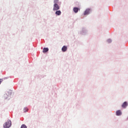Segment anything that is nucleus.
<instances>
[{
    "label": "nucleus",
    "instance_id": "obj_1",
    "mask_svg": "<svg viewBox=\"0 0 128 128\" xmlns=\"http://www.w3.org/2000/svg\"><path fill=\"white\" fill-rule=\"evenodd\" d=\"M11 126H12V121L8 120L4 124V128H10Z\"/></svg>",
    "mask_w": 128,
    "mask_h": 128
},
{
    "label": "nucleus",
    "instance_id": "obj_2",
    "mask_svg": "<svg viewBox=\"0 0 128 128\" xmlns=\"http://www.w3.org/2000/svg\"><path fill=\"white\" fill-rule=\"evenodd\" d=\"M60 10V6L58 4H54L53 10Z\"/></svg>",
    "mask_w": 128,
    "mask_h": 128
},
{
    "label": "nucleus",
    "instance_id": "obj_3",
    "mask_svg": "<svg viewBox=\"0 0 128 128\" xmlns=\"http://www.w3.org/2000/svg\"><path fill=\"white\" fill-rule=\"evenodd\" d=\"M128 106V102H124L122 104V106L123 108H126V106Z\"/></svg>",
    "mask_w": 128,
    "mask_h": 128
},
{
    "label": "nucleus",
    "instance_id": "obj_4",
    "mask_svg": "<svg viewBox=\"0 0 128 128\" xmlns=\"http://www.w3.org/2000/svg\"><path fill=\"white\" fill-rule=\"evenodd\" d=\"M68 50V47L66 46H63L62 48V50L63 52H66Z\"/></svg>",
    "mask_w": 128,
    "mask_h": 128
},
{
    "label": "nucleus",
    "instance_id": "obj_5",
    "mask_svg": "<svg viewBox=\"0 0 128 128\" xmlns=\"http://www.w3.org/2000/svg\"><path fill=\"white\" fill-rule=\"evenodd\" d=\"M90 9H86L84 12V16L86 15V14H90Z\"/></svg>",
    "mask_w": 128,
    "mask_h": 128
},
{
    "label": "nucleus",
    "instance_id": "obj_6",
    "mask_svg": "<svg viewBox=\"0 0 128 128\" xmlns=\"http://www.w3.org/2000/svg\"><path fill=\"white\" fill-rule=\"evenodd\" d=\"M116 116H121L122 114V111L120 110H118L116 112Z\"/></svg>",
    "mask_w": 128,
    "mask_h": 128
},
{
    "label": "nucleus",
    "instance_id": "obj_7",
    "mask_svg": "<svg viewBox=\"0 0 128 128\" xmlns=\"http://www.w3.org/2000/svg\"><path fill=\"white\" fill-rule=\"evenodd\" d=\"M48 52V48H43L42 52L45 53V52Z\"/></svg>",
    "mask_w": 128,
    "mask_h": 128
},
{
    "label": "nucleus",
    "instance_id": "obj_8",
    "mask_svg": "<svg viewBox=\"0 0 128 128\" xmlns=\"http://www.w3.org/2000/svg\"><path fill=\"white\" fill-rule=\"evenodd\" d=\"M56 16H60V14H62V12H60V10H57L56 12Z\"/></svg>",
    "mask_w": 128,
    "mask_h": 128
},
{
    "label": "nucleus",
    "instance_id": "obj_9",
    "mask_svg": "<svg viewBox=\"0 0 128 128\" xmlns=\"http://www.w3.org/2000/svg\"><path fill=\"white\" fill-rule=\"evenodd\" d=\"M74 12L76 13L78 12V8H74L73 9Z\"/></svg>",
    "mask_w": 128,
    "mask_h": 128
},
{
    "label": "nucleus",
    "instance_id": "obj_10",
    "mask_svg": "<svg viewBox=\"0 0 128 128\" xmlns=\"http://www.w3.org/2000/svg\"><path fill=\"white\" fill-rule=\"evenodd\" d=\"M28 108H25L24 109V112H28Z\"/></svg>",
    "mask_w": 128,
    "mask_h": 128
},
{
    "label": "nucleus",
    "instance_id": "obj_11",
    "mask_svg": "<svg viewBox=\"0 0 128 128\" xmlns=\"http://www.w3.org/2000/svg\"><path fill=\"white\" fill-rule=\"evenodd\" d=\"M20 128H27L25 124H22Z\"/></svg>",
    "mask_w": 128,
    "mask_h": 128
},
{
    "label": "nucleus",
    "instance_id": "obj_12",
    "mask_svg": "<svg viewBox=\"0 0 128 128\" xmlns=\"http://www.w3.org/2000/svg\"><path fill=\"white\" fill-rule=\"evenodd\" d=\"M54 4H58V0H54Z\"/></svg>",
    "mask_w": 128,
    "mask_h": 128
},
{
    "label": "nucleus",
    "instance_id": "obj_13",
    "mask_svg": "<svg viewBox=\"0 0 128 128\" xmlns=\"http://www.w3.org/2000/svg\"><path fill=\"white\" fill-rule=\"evenodd\" d=\"M108 44H110V42H112V40L108 39Z\"/></svg>",
    "mask_w": 128,
    "mask_h": 128
},
{
    "label": "nucleus",
    "instance_id": "obj_14",
    "mask_svg": "<svg viewBox=\"0 0 128 128\" xmlns=\"http://www.w3.org/2000/svg\"><path fill=\"white\" fill-rule=\"evenodd\" d=\"M2 78H0V84H2Z\"/></svg>",
    "mask_w": 128,
    "mask_h": 128
}]
</instances>
